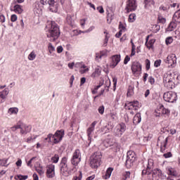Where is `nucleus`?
Masks as SVG:
<instances>
[{
  "mask_svg": "<svg viewBox=\"0 0 180 180\" xmlns=\"http://www.w3.org/2000/svg\"><path fill=\"white\" fill-rule=\"evenodd\" d=\"M166 64H168L169 67L174 68L176 64V56L174 53L169 55L165 59Z\"/></svg>",
  "mask_w": 180,
  "mask_h": 180,
  "instance_id": "nucleus-10",
  "label": "nucleus"
},
{
  "mask_svg": "<svg viewBox=\"0 0 180 180\" xmlns=\"http://www.w3.org/2000/svg\"><path fill=\"white\" fill-rule=\"evenodd\" d=\"M8 112L9 115H18V112H19V109H18V108H11L8 109Z\"/></svg>",
  "mask_w": 180,
  "mask_h": 180,
  "instance_id": "nucleus-29",
  "label": "nucleus"
},
{
  "mask_svg": "<svg viewBox=\"0 0 180 180\" xmlns=\"http://www.w3.org/2000/svg\"><path fill=\"white\" fill-rule=\"evenodd\" d=\"M158 144H161L160 152L165 153V150H167V144H168V137L164 136H159L157 146H158Z\"/></svg>",
  "mask_w": 180,
  "mask_h": 180,
  "instance_id": "nucleus-7",
  "label": "nucleus"
},
{
  "mask_svg": "<svg viewBox=\"0 0 180 180\" xmlns=\"http://www.w3.org/2000/svg\"><path fill=\"white\" fill-rule=\"evenodd\" d=\"M172 19L174 22H179L180 23V9L174 13Z\"/></svg>",
  "mask_w": 180,
  "mask_h": 180,
  "instance_id": "nucleus-27",
  "label": "nucleus"
},
{
  "mask_svg": "<svg viewBox=\"0 0 180 180\" xmlns=\"http://www.w3.org/2000/svg\"><path fill=\"white\" fill-rule=\"evenodd\" d=\"M0 22L1 23H5V15L2 13H0Z\"/></svg>",
  "mask_w": 180,
  "mask_h": 180,
  "instance_id": "nucleus-55",
  "label": "nucleus"
},
{
  "mask_svg": "<svg viewBox=\"0 0 180 180\" xmlns=\"http://www.w3.org/2000/svg\"><path fill=\"white\" fill-rule=\"evenodd\" d=\"M132 74L137 77L141 74V64L139 62H134L131 65Z\"/></svg>",
  "mask_w": 180,
  "mask_h": 180,
  "instance_id": "nucleus-11",
  "label": "nucleus"
},
{
  "mask_svg": "<svg viewBox=\"0 0 180 180\" xmlns=\"http://www.w3.org/2000/svg\"><path fill=\"white\" fill-rule=\"evenodd\" d=\"M22 126H23V123H22L21 122H19L18 123V124L16 126H14V127H15L16 130H18V129H20V130H22Z\"/></svg>",
  "mask_w": 180,
  "mask_h": 180,
  "instance_id": "nucleus-50",
  "label": "nucleus"
},
{
  "mask_svg": "<svg viewBox=\"0 0 180 180\" xmlns=\"http://www.w3.org/2000/svg\"><path fill=\"white\" fill-rule=\"evenodd\" d=\"M160 109L162 110V115H169V110L164 108V105H161Z\"/></svg>",
  "mask_w": 180,
  "mask_h": 180,
  "instance_id": "nucleus-30",
  "label": "nucleus"
},
{
  "mask_svg": "<svg viewBox=\"0 0 180 180\" xmlns=\"http://www.w3.org/2000/svg\"><path fill=\"white\" fill-rule=\"evenodd\" d=\"M63 50H64L63 46H59L57 47V53H63Z\"/></svg>",
  "mask_w": 180,
  "mask_h": 180,
  "instance_id": "nucleus-58",
  "label": "nucleus"
},
{
  "mask_svg": "<svg viewBox=\"0 0 180 180\" xmlns=\"http://www.w3.org/2000/svg\"><path fill=\"white\" fill-rule=\"evenodd\" d=\"M152 172V176L153 178H155V179H165V176H164L161 169H154V161L149 159L146 163V169H143L142 171V175H150Z\"/></svg>",
  "mask_w": 180,
  "mask_h": 180,
  "instance_id": "nucleus-1",
  "label": "nucleus"
},
{
  "mask_svg": "<svg viewBox=\"0 0 180 180\" xmlns=\"http://www.w3.org/2000/svg\"><path fill=\"white\" fill-rule=\"evenodd\" d=\"M58 160H60L58 155H55L54 157H52L51 158L52 162H54L55 164H57V162H58Z\"/></svg>",
  "mask_w": 180,
  "mask_h": 180,
  "instance_id": "nucleus-37",
  "label": "nucleus"
},
{
  "mask_svg": "<svg viewBox=\"0 0 180 180\" xmlns=\"http://www.w3.org/2000/svg\"><path fill=\"white\" fill-rule=\"evenodd\" d=\"M161 65V60H157L155 61L154 66L158 68Z\"/></svg>",
  "mask_w": 180,
  "mask_h": 180,
  "instance_id": "nucleus-49",
  "label": "nucleus"
},
{
  "mask_svg": "<svg viewBox=\"0 0 180 180\" xmlns=\"http://www.w3.org/2000/svg\"><path fill=\"white\" fill-rule=\"evenodd\" d=\"M125 9L128 13L136 11V9H137V4H136V0H128Z\"/></svg>",
  "mask_w": 180,
  "mask_h": 180,
  "instance_id": "nucleus-15",
  "label": "nucleus"
},
{
  "mask_svg": "<svg viewBox=\"0 0 180 180\" xmlns=\"http://www.w3.org/2000/svg\"><path fill=\"white\" fill-rule=\"evenodd\" d=\"M48 49H49L50 54L53 53V51H56V48L54 46H53V44L51 43L49 44Z\"/></svg>",
  "mask_w": 180,
  "mask_h": 180,
  "instance_id": "nucleus-34",
  "label": "nucleus"
},
{
  "mask_svg": "<svg viewBox=\"0 0 180 180\" xmlns=\"http://www.w3.org/2000/svg\"><path fill=\"white\" fill-rule=\"evenodd\" d=\"M43 167L39 166V168H36L37 172L39 174V175H44V171H43Z\"/></svg>",
  "mask_w": 180,
  "mask_h": 180,
  "instance_id": "nucleus-38",
  "label": "nucleus"
},
{
  "mask_svg": "<svg viewBox=\"0 0 180 180\" xmlns=\"http://www.w3.org/2000/svg\"><path fill=\"white\" fill-rule=\"evenodd\" d=\"M82 179V172H79V176H75L73 178V180H81Z\"/></svg>",
  "mask_w": 180,
  "mask_h": 180,
  "instance_id": "nucleus-53",
  "label": "nucleus"
},
{
  "mask_svg": "<svg viewBox=\"0 0 180 180\" xmlns=\"http://www.w3.org/2000/svg\"><path fill=\"white\" fill-rule=\"evenodd\" d=\"M53 134H49L47 137L45 139L46 141H48V143H51L53 140ZM52 139V140H51Z\"/></svg>",
  "mask_w": 180,
  "mask_h": 180,
  "instance_id": "nucleus-41",
  "label": "nucleus"
},
{
  "mask_svg": "<svg viewBox=\"0 0 180 180\" xmlns=\"http://www.w3.org/2000/svg\"><path fill=\"white\" fill-rule=\"evenodd\" d=\"M6 99V96H4V94H1V93H0V103H4Z\"/></svg>",
  "mask_w": 180,
  "mask_h": 180,
  "instance_id": "nucleus-45",
  "label": "nucleus"
},
{
  "mask_svg": "<svg viewBox=\"0 0 180 180\" xmlns=\"http://www.w3.org/2000/svg\"><path fill=\"white\" fill-rule=\"evenodd\" d=\"M112 63L111 64V66L112 68H115L119 63H120V55H115L112 58Z\"/></svg>",
  "mask_w": 180,
  "mask_h": 180,
  "instance_id": "nucleus-19",
  "label": "nucleus"
},
{
  "mask_svg": "<svg viewBox=\"0 0 180 180\" xmlns=\"http://www.w3.org/2000/svg\"><path fill=\"white\" fill-rule=\"evenodd\" d=\"M34 58H36V53H34V51H32L30 55L28 56V59L30 61H33V60H34Z\"/></svg>",
  "mask_w": 180,
  "mask_h": 180,
  "instance_id": "nucleus-35",
  "label": "nucleus"
},
{
  "mask_svg": "<svg viewBox=\"0 0 180 180\" xmlns=\"http://www.w3.org/2000/svg\"><path fill=\"white\" fill-rule=\"evenodd\" d=\"M130 61V57L127 56L124 60V64H127Z\"/></svg>",
  "mask_w": 180,
  "mask_h": 180,
  "instance_id": "nucleus-59",
  "label": "nucleus"
},
{
  "mask_svg": "<svg viewBox=\"0 0 180 180\" xmlns=\"http://www.w3.org/2000/svg\"><path fill=\"white\" fill-rule=\"evenodd\" d=\"M172 77H171V74L166 73L163 76V82L166 86H168L169 88H172V84H174V82H172Z\"/></svg>",
  "mask_w": 180,
  "mask_h": 180,
  "instance_id": "nucleus-16",
  "label": "nucleus"
},
{
  "mask_svg": "<svg viewBox=\"0 0 180 180\" xmlns=\"http://www.w3.org/2000/svg\"><path fill=\"white\" fill-rule=\"evenodd\" d=\"M11 20V22H16L18 20V16L15 14L12 15Z\"/></svg>",
  "mask_w": 180,
  "mask_h": 180,
  "instance_id": "nucleus-52",
  "label": "nucleus"
},
{
  "mask_svg": "<svg viewBox=\"0 0 180 180\" xmlns=\"http://www.w3.org/2000/svg\"><path fill=\"white\" fill-rule=\"evenodd\" d=\"M110 116L111 119H113V120H115V119H116V113H115V112H110Z\"/></svg>",
  "mask_w": 180,
  "mask_h": 180,
  "instance_id": "nucleus-64",
  "label": "nucleus"
},
{
  "mask_svg": "<svg viewBox=\"0 0 180 180\" xmlns=\"http://www.w3.org/2000/svg\"><path fill=\"white\" fill-rule=\"evenodd\" d=\"M56 166L54 165H49L46 167V176L51 179L56 176Z\"/></svg>",
  "mask_w": 180,
  "mask_h": 180,
  "instance_id": "nucleus-14",
  "label": "nucleus"
},
{
  "mask_svg": "<svg viewBox=\"0 0 180 180\" xmlns=\"http://www.w3.org/2000/svg\"><path fill=\"white\" fill-rule=\"evenodd\" d=\"M68 159L64 157L62 158L61 162L60 164V174L63 176H70V169L68 168V165H67Z\"/></svg>",
  "mask_w": 180,
  "mask_h": 180,
  "instance_id": "nucleus-4",
  "label": "nucleus"
},
{
  "mask_svg": "<svg viewBox=\"0 0 180 180\" xmlns=\"http://www.w3.org/2000/svg\"><path fill=\"white\" fill-rule=\"evenodd\" d=\"M122 34H123V31L120 30L119 32L115 34V37L119 39Z\"/></svg>",
  "mask_w": 180,
  "mask_h": 180,
  "instance_id": "nucleus-61",
  "label": "nucleus"
},
{
  "mask_svg": "<svg viewBox=\"0 0 180 180\" xmlns=\"http://www.w3.org/2000/svg\"><path fill=\"white\" fill-rule=\"evenodd\" d=\"M90 165L91 168H98V167L101 166V160H97V159L90 158Z\"/></svg>",
  "mask_w": 180,
  "mask_h": 180,
  "instance_id": "nucleus-18",
  "label": "nucleus"
},
{
  "mask_svg": "<svg viewBox=\"0 0 180 180\" xmlns=\"http://www.w3.org/2000/svg\"><path fill=\"white\" fill-rule=\"evenodd\" d=\"M124 131H126V124L124 123H121L115 128L114 136L116 137H122V135Z\"/></svg>",
  "mask_w": 180,
  "mask_h": 180,
  "instance_id": "nucleus-8",
  "label": "nucleus"
},
{
  "mask_svg": "<svg viewBox=\"0 0 180 180\" xmlns=\"http://www.w3.org/2000/svg\"><path fill=\"white\" fill-rule=\"evenodd\" d=\"M98 112L101 115H103V113H105V107L103 105H101L98 108Z\"/></svg>",
  "mask_w": 180,
  "mask_h": 180,
  "instance_id": "nucleus-46",
  "label": "nucleus"
},
{
  "mask_svg": "<svg viewBox=\"0 0 180 180\" xmlns=\"http://www.w3.org/2000/svg\"><path fill=\"white\" fill-rule=\"evenodd\" d=\"M128 178H130V172H126L124 174V178H122V180H126Z\"/></svg>",
  "mask_w": 180,
  "mask_h": 180,
  "instance_id": "nucleus-47",
  "label": "nucleus"
},
{
  "mask_svg": "<svg viewBox=\"0 0 180 180\" xmlns=\"http://www.w3.org/2000/svg\"><path fill=\"white\" fill-rule=\"evenodd\" d=\"M158 21L159 23L164 25L167 22V19H165V18L162 17V15H158Z\"/></svg>",
  "mask_w": 180,
  "mask_h": 180,
  "instance_id": "nucleus-32",
  "label": "nucleus"
},
{
  "mask_svg": "<svg viewBox=\"0 0 180 180\" xmlns=\"http://www.w3.org/2000/svg\"><path fill=\"white\" fill-rule=\"evenodd\" d=\"M28 176H23L21 174L17 175V176L15 177V179H20V180H26L27 179Z\"/></svg>",
  "mask_w": 180,
  "mask_h": 180,
  "instance_id": "nucleus-36",
  "label": "nucleus"
},
{
  "mask_svg": "<svg viewBox=\"0 0 180 180\" xmlns=\"http://www.w3.org/2000/svg\"><path fill=\"white\" fill-rule=\"evenodd\" d=\"M68 65L70 70H72L74 68V65H75V63L74 62L70 63Z\"/></svg>",
  "mask_w": 180,
  "mask_h": 180,
  "instance_id": "nucleus-62",
  "label": "nucleus"
},
{
  "mask_svg": "<svg viewBox=\"0 0 180 180\" xmlns=\"http://www.w3.org/2000/svg\"><path fill=\"white\" fill-rule=\"evenodd\" d=\"M30 130H32L31 126L22 124V127L21 128L20 134H27V133H30Z\"/></svg>",
  "mask_w": 180,
  "mask_h": 180,
  "instance_id": "nucleus-20",
  "label": "nucleus"
},
{
  "mask_svg": "<svg viewBox=\"0 0 180 180\" xmlns=\"http://www.w3.org/2000/svg\"><path fill=\"white\" fill-rule=\"evenodd\" d=\"M89 71V68H86V69H80L79 72L80 74H85V72H88Z\"/></svg>",
  "mask_w": 180,
  "mask_h": 180,
  "instance_id": "nucleus-56",
  "label": "nucleus"
},
{
  "mask_svg": "<svg viewBox=\"0 0 180 180\" xmlns=\"http://www.w3.org/2000/svg\"><path fill=\"white\" fill-rule=\"evenodd\" d=\"M179 22L174 21V19H172V21L169 23L168 26V31L172 32L174 29H176V26H178Z\"/></svg>",
  "mask_w": 180,
  "mask_h": 180,
  "instance_id": "nucleus-21",
  "label": "nucleus"
},
{
  "mask_svg": "<svg viewBox=\"0 0 180 180\" xmlns=\"http://www.w3.org/2000/svg\"><path fill=\"white\" fill-rule=\"evenodd\" d=\"M163 98L165 102H170L171 103H174V102L176 101V94L172 91L165 93L163 95Z\"/></svg>",
  "mask_w": 180,
  "mask_h": 180,
  "instance_id": "nucleus-9",
  "label": "nucleus"
},
{
  "mask_svg": "<svg viewBox=\"0 0 180 180\" xmlns=\"http://www.w3.org/2000/svg\"><path fill=\"white\" fill-rule=\"evenodd\" d=\"M48 4L49 5V10L51 12H57L58 8L57 2H56L54 0H49L48 1Z\"/></svg>",
  "mask_w": 180,
  "mask_h": 180,
  "instance_id": "nucleus-17",
  "label": "nucleus"
},
{
  "mask_svg": "<svg viewBox=\"0 0 180 180\" xmlns=\"http://www.w3.org/2000/svg\"><path fill=\"white\" fill-rule=\"evenodd\" d=\"M112 171H113V169H112L111 167H109L107 169L105 174L103 176L104 179H109V178H110V175H112Z\"/></svg>",
  "mask_w": 180,
  "mask_h": 180,
  "instance_id": "nucleus-28",
  "label": "nucleus"
},
{
  "mask_svg": "<svg viewBox=\"0 0 180 180\" xmlns=\"http://www.w3.org/2000/svg\"><path fill=\"white\" fill-rule=\"evenodd\" d=\"M14 12L15 13H18V15H20V13H23V6L19 5V4H16L14 6Z\"/></svg>",
  "mask_w": 180,
  "mask_h": 180,
  "instance_id": "nucleus-23",
  "label": "nucleus"
},
{
  "mask_svg": "<svg viewBox=\"0 0 180 180\" xmlns=\"http://www.w3.org/2000/svg\"><path fill=\"white\" fill-rule=\"evenodd\" d=\"M119 29L120 30H122V32H126V27H124L122 22H120Z\"/></svg>",
  "mask_w": 180,
  "mask_h": 180,
  "instance_id": "nucleus-42",
  "label": "nucleus"
},
{
  "mask_svg": "<svg viewBox=\"0 0 180 180\" xmlns=\"http://www.w3.org/2000/svg\"><path fill=\"white\" fill-rule=\"evenodd\" d=\"M67 20H68V22L69 23V25H72V23L73 22L72 17L71 15L68 16Z\"/></svg>",
  "mask_w": 180,
  "mask_h": 180,
  "instance_id": "nucleus-54",
  "label": "nucleus"
},
{
  "mask_svg": "<svg viewBox=\"0 0 180 180\" xmlns=\"http://www.w3.org/2000/svg\"><path fill=\"white\" fill-rule=\"evenodd\" d=\"M124 108L127 110H137L140 108V103L138 101H127Z\"/></svg>",
  "mask_w": 180,
  "mask_h": 180,
  "instance_id": "nucleus-6",
  "label": "nucleus"
},
{
  "mask_svg": "<svg viewBox=\"0 0 180 180\" xmlns=\"http://www.w3.org/2000/svg\"><path fill=\"white\" fill-rule=\"evenodd\" d=\"M129 22H130L131 23H133V22H134L136 20V14L134 13H131L129 15V18H128Z\"/></svg>",
  "mask_w": 180,
  "mask_h": 180,
  "instance_id": "nucleus-31",
  "label": "nucleus"
},
{
  "mask_svg": "<svg viewBox=\"0 0 180 180\" xmlns=\"http://www.w3.org/2000/svg\"><path fill=\"white\" fill-rule=\"evenodd\" d=\"M17 167H22V160L18 159V160L16 162Z\"/></svg>",
  "mask_w": 180,
  "mask_h": 180,
  "instance_id": "nucleus-63",
  "label": "nucleus"
},
{
  "mask_svg": "<svg viewBox=\"0 0 180 180\" xmlns=\"http://www.w3.org/2000/svg\"><path fill=\"white\" fill-rule=\"evenodd\" d=\"M140 122H141V114H140V112H138L134 117L133 123L134 124H139Z\"/></svg>",
  "mask_w": 180,
  "mask_h": 180,
  "instance_id": "nucleus-22",
  "label": "nucleus"
},
{
  "mask_svg": "<svg viewBox=\"0 0 180 180\" xmlns=\"http://www.w3.org/2000/svg\"><path fill=\"white\" fill-rule=\"evenodd\" d=\"M136 161V153L134 151L129 150L127 153V160L125 162V167L127 168H131L134 162Z\"/></svg>",
  "mask_w": 180,
  "mask_h": 180,
  "instance_id": "nucleus-5",
  "label": "nucleus"
},
{
  "mask_svg": "<svg viewBox=\"0 0 180 180\" xmlns=\"http://www.w3.org/2000/svg\"><path fill=\"white\" fill-rule=\"evenodd\" d=\"M63 137H64V130H58L53 136V141L54 144H57L60 143L63 140Z\"/></svg>",
  "mask_w": 180,
  "mask_h": 180,
  "instance_id": "nucleus-13",
  "label": "nucleus"
},
{
  "mask_svg": "<svg viewBox=\"0 0 180 180\" xmlns=\"http://www.w3.org/2000/svg\"><path fill=\"white\" fill-rule=\"evenodd\" d=\"M91 158L101 161V158H102V153L101 151H97L91 156Z\"/></svg>",
  "mask_w": 180,
  "mask_h": 180,
  "instance_id": "nucleus-24",
  "label": "nucleus"
},
{
  "mask_svg": "<svg viewBox=\"0 0 180 180\" xmlns=\"http://www.w3.org/2000/svg\"><path fill=\"white\" fill-rule=\"evenodd\" d=\"M70 162L72 165H73V167L69 169V175H71V174H74L75 172H77V165L81 162V152L79 149H77L70 160Z\"/></svg>",
  "mask_w": 180,
  "mask_h": 180,
  "instance_id": "nucleus-3",
  "label": "nucleus"
},
{
  "mask_svg": "<svg viewBox=\"0 0 180 180\" xmlns=\"http://www.w3.org/2000/svg\"><path fill=\"white\" fill-rule=\"evenodd\" d=\"M96 121L93 122L90 127L88 128L86 130L88 140L89 141L88 146H89V144H91V141H92V137L94 136V131L95 130V126H96Z\"/></svg>",
  "mask_w": 180,
  "mask_h": 180,
  "instance_id": "nucleus-12",
  "label": "nucleus"
},
{
  "mask_svg": "<svg viewBox=\"0 0 180 180\" xmlns=\"http://www.w3.org/2000/svg\"><path fill=\"white\" fill-rule=\"evenodd\" d=\"M109 37H110L109 36L105 35V38L104 39V42H103V46L104 47H106L108 46V42L109 41Z\"/></svg>",
  "mask_w": 180,
  "mask_h": 180,
  "instance_id": "nucleus-43",
  "label": "nucleus"
},
{
  "mask_svg": "<svg viewBox=\"0 0 180 180\" xmlns=\"http://www.w3.org/2000/svg\"><path fill=\"white\" fill-rule=\"evenodd\" d=\"M8 162V159H0V167H8V165H7Z\"/></svg>",
  "mask_w": 180,
  "mask_h": 180,
  "instance_id": "nucleus-33",
  "label": "nucleus"
},
{
  "mask_svg": "<svg viewBox=\"0 0 180 180\" xmlns=\"http://www.w3.org/2000/svg\"><path fill=\"white\" fill-rule=\"evenodd\" d=\"M163 157H165V158H171V157H172V153L171 152H168L167 153H165L163 155Z\"/></svg>",
  "mask_w": 180,
  "mask_h": 180,
  "instance_id": "nucleus-51",
  "label": "nucleus"
},
{
  "mask_svg": "<svg viewBox=\"0 0 180 180\" xmlns=\"http://www.w3.org/2000/svg\"><path fill=\"white\" fill-rule=\"evenodd\" d=\"M46 36L50 39V41H56L58 37H60V28L56 22H51V27L46 34Z\"/></svg>",
  "mask_w": 180,
  "mask_h": 180,
  "instance_id": "nucleus-2",
  "label": "nucleus"
},
{
  "mask_svg": "<svg viewBox=\"0 0 180 180\" xmlns=\"http://www.w3.org/2000/svg\"><path fill=\"white\" fill-rule=\"evenodd\" d=\"M36 157L32 158L27 163V167H30L32 168L33 167V165L32 162H33V160H35Z\"/></svg>",
  "mask_w": 180,
  "mask_h": 180,
  "instance_id": "nucleus-40",
  "label": "nucleus"
},
{
  "mask_svg": "<svg viewBox=\"0 0 180 180\" xmlns=\"http://www.w3.org/2000/svg\"><path fill=\"white\" fill-rule=\"evenodd\" d=\"M97 11H98L100 13H103L105 12V11L103 10V7L102 6L97 7Z\"/></svg>",
  "mask_w": 180,
  "mask_h": 180,
  "instance_id": "nucleus-60",
  "label": "nucleus"
},
{
  "mask_svg": "<svg viewBox=\"0 0 180 180\" xmlns=\"http://www.w3.org/2000/svg\"><path fill=\"white\" fill-rule=\"evenodd\" d=\"M148 81L151 85H154V83L155 82V80L153 79V77H149Z\"/></svg>",
  "mask_w": 180,
  "mask_h": 180,
  "instance_id": "nucleus-57",
  "label": "nucleus"
},
{
  "mask_svg": "<svg viewBox=\"0 0 180 180\" xmlns=\"http://www.w3.org/2000/svg\"><path fill=\"white\" fill-rule=\"evenodd\" d=\"M0 94H3L6 98L9 95V89H5L2 92H0Z\"/></svg>",
  "mask_w": 180,
  "mask_h": 180,
  "instance_id": "nucleus-44",
  "label": "nucleus"
},
{
  "mask_svg": "<svg viewBox=\"0 0 180 180\" xmlns=\"http://www.w3.org/2000/svg\"><path fill=\"white\" fill-rule=\"evenodd\" d=\"M146 68L147 71H148V70H150V60L146 59Z\"/></svg>",
  "mask_w": 180,
  "mask_h": 180,
  "instance_id": "nucleus-48",
  "label": "nucleus"
},
{
  "mask_svg": "<svg viewBox=\"0 0 180 180\" xmlns=\"http://www.w3.org/2000/svg\"><path fill=\"white\" fill-rule=\"evenodd\" d=\"M112 127L109 124H107L101 128V131L103 133H110V131H112Z\"/></svg>",
  "mask_w": 180,
  "mask_h": 180,
  "instance_id": "nucleus-25",
  "label": "nucleus"
},
{
  "mask_svg": "<svg viewBox=\"0 0 180 180\" xmlns=\"http://www.w3.org/2000/svg\"><path fill=\"white\" fill-rule=\"evenodd\" d=\"M172 41H174V39H172V37H169L166 39L165 40V43L168 46L169 44H171V43H172Z\"/></svg>",
  "mask_w": 180,
  "mask_h": 180,
  "instance_id": "nucleus-39",
  "label": "nucleus"
},
{
  "mask_svg": "<svg viewBox=\"0 0 180 180\" xmlns=\"http://www.w3.org/2000/svg\"><path fill=\"white\" fill-rule=\"evenodd\" d=\"M168 175H172V176H178V173L176 170L172 167H169L167 169Z\"/></svg>",
  "mask_w": 180,
  "mask_h": 180,
  "instance_id": "nucleus-26",
  "label": "nucleus"
}]
</instances>
